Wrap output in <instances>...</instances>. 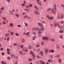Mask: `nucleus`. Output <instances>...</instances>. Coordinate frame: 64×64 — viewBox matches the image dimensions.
<instances>
[{"label":"nucleus","instance_id":"43","mask_svg":"<svg viewBox=\"0 0 64 64\" xmlns=\"http://www.w3.org/2000/svg\"><path fill=\"white\" fill-rule=\"evenodd\" d=\"M29 7H32V4H30L29 5Z\"/></svg>","mask_w":64,"mask_h":64},{"label":"nucleus","instance_id":"5","mask_svg":"<svg viewBox=\"0 0 64 64\" xmlns=\"http://www.w3.org/2000/svg\"><path fill=\"white\" fill-rule=\"evenodd\" d=\"M11 56L12 58H14L15 57V55L13 54L12 53L11 54Z\"/></svg>","mask_w":64,"mask_h":64},{"label":"nucleus","instance_id":"4","mask_svg":"<svg viewBox=\"0 0 64 64\" xmlns=\"http://www.w3.org/2000/svg\"><path fill=\"white\" fill-rule=\"evenodd\" d=\"M38 24L39 25L40 27H43V24H42V23H41L40 22H38Z\"/></svg>","mask_w":64,"mask_h":64},{"label":"nucleus","instance_id":"42","mask_svg":"<svg viewBox=\"0 0 64 64\" xmlns=\"http://www.w3.org/2000/svg\"><path fill=\"white\" fill-rule=\"evenodd\" d=\"M64 18V15L63 14H62V16H61V18L62 19H63Z\"/></svg>","mask_w":64,"mask_h":64},{"label":"nucleus","instance_id":"15","mask_svg":"<svg viewBox=\"0 0 64 64\" xmlns=\"http://www.w3.org/2000/svg\"><path fill=\"white\" fill-rule=\"evenodd\" d=\"M58 27L60 29H62L63 28V27L60 26V24L58 25Z\"/></svg>","mask_w":64,"mask_h":64},{"label":"nucleus","instance_id":"8","mask_svg":"<svg viewBox=\"0 0 64 64\" xmlns=\"http://www.w3.org/2000/svg\"><path fill=\"white\" fill-rule=\"evenodd\" d=\"M52 13H54L55 12V8H53L52 10Z\"/></svg>","mask_w":64,"mask_h":64},{"label":"nucleus","instance_id":"39","mask_svg":"<svg viewBox=\"0 0 64 64\" xmlns=\"http://www.w3.org/2000/svg\"><path fill=\"white\" fill-rule=\"evenodd\" d=\"M58 60L60 63H61V60L60 58L58 59Z\"/></svg>","mask_w":64,"mask_h":64},{"label":"nucleus","instance_id":"32","mask_svg":"<svg viewBox=\"0 0 64 64\" xmlns=\"http://www.w3.org/2000/svg\"><path fill=\"white\" fill-rule=\"evenodd\" d=\"M46 17H47V18H48V19H49V18H50V16H49L48 15H47L46 16Z\"/></svg>","mask_w":64,"mask_h":64},{"label":"nucleus","instance_id":"58","mask_svg":"<svg viewBox=\"0 0 64 64\" xmlns=\"http://www.w3.org/2000/svg\"><path fill=\"white\" fill-rule=\"evenodd\" d=\"M23 34L24 35H26V32H24L23 33Z\"/></svg>","mask_w":64,"mask_h":64},{"label":"nucleus","instance_id":"60","mask_svg":"<svg viewBox=\"0 0 64 64\" xmlns=\"http://www.w3.org/2000/svg\"><path fill=\"white\" fill-rule=\"evenodd\" d=\"M32 34L34 35H36V32H32Z\"/></svg>","mask_w":64,"mask_h":64},{"label":"nucleus","instance_id":"61","mask_svg":"<svg viewBox=\"0 0 64 64\" xmlns=\"http://www.w3.org/2000/svg\"><path fill=\"white\" fill-rule=\"evenodd\" d=\"M0 50H1V51H3V50H4V49L3 48H1L0 49Z\"/></svg>","mask_w":64,"mask_h":64},{"label":"nucleus","instance_id":"51","mask_svg":"<svg viewBox=\"0 0 64 64\" xmlns=\"http://www.w3.org/2000/svg\"><path fill=\"white\" fill-rule=\"evenodd\" d=\"M15 35L16 36H19V34L17 33H16Z\"/></svg>","mask_w":64,"mask_h":64},{"label":"nucleus","instance_id":"18","mask_svg":"<svg viewBox=\"0 0 64 64\" xmlns=\"http://www.w3.org/2000/svg\"><path fill=\"white\" fill-rule=\"evenodd\" d=\"M1 63L2 64H6V63L4 61H2Z\"/></svg>","mask_w":64,"mask_h":64},{"label":"nucleus","instance_id":"25","mask_svg":"<svg viewBox=\"0 0 64 64\" xmlns=\"http://www.w3.org/2000/svg\"><path fill=\"white\" fill-rule=\"evenodd\" d=\"M3 20H4V21H6V18L5 17H3Z\"/></svg>","mask_w":64,"mask_h":64},{"label":"nucleus","instance_id":"27","mask_svg":"<svg viewBox=\"0 0 64 64\" xmlns=\"http://www.w3.org/2000/svg\"><path fill=\"white\" fill-rule=\"evenodd\" d=\"M28 48H29V49H31L32 48V46H29Z\"/></svg>","mask_w":64,"mask_h":64},{"label":"nucleus","instance_id":"19","mask_svg":"<svg viewBox=\"0 0 64 64\" xmlns=\"http://www.w3.org/2000/svg\"><path fill=\"white\" fill-rule=\"evenodd\" d=\"M26 8H27V9H29V8H30V6H29L28 5H26Z\"/></svg>","mask_w":64,"mask_h":64},{"label":"nucleus","instance_id":"50","mask_svg":"<svg viewBox=\"0 0 64 64\" xmlns=\"http://www.w3.org/2000/svg\"><path fill=\"white\" fill-rule=\"evenodd\" d=\"M10 34L12 35H14V33L12 32H11Z\"/></svg>","mask_w":64,"mask_h":64},{"label":"nucleus","instance_id":"38","mask_svg":"<svg viewBox=\"0 0 64 64\" xmlns=\"http://www.w3.org/2000/svg\"><path fill=\"white\" fill-rule=\"evenodd\" d=\"M36 46L37 47H40V45L38 44H37L36 45Z\"/></svg>","mask_w":64,"mask_h":64},{"label":"nucleus","instance_id":"41","mask_svg":"<svg viewBox=\"0 0 64 64\" xmlns=\"http://www.w3.org/2000/svg\"><path fill=\"white\" fill-rule=\"evenodd\" d=\"M2 23L3 24H4H4H6V23L5 22H3Z\"/></svg>","mask_w":64,"mask_h":64},{"label":"nucleus","instance_id":"34","mask_svg":"<svg viewBox=\"0 0 64 64\" xmlns=\"http://www.w3.org/2000/svg\"><path fill=\"white\" fill-rule=\"evenodd\" d=\"M51 10V9L50 8H49L48 9V10H47V11H48H48H50Z\"/></svg>","mask_w":64,"mask_h":64},{"label":"nucleus","instance_id":"46","mask_svg":"<svg viewBox=\"0 0 64 64\" xmlns=\"http://www.w3.org/2000/svg\"><path fill=\"white\" fill-rule=\"evenodd\" d=\"M24 10L26 11H27V12H29V10H28V9H27L26 8V9H24Z\"/></svg>","mask_w":64,"mask_h":64},{"label":"nucleus","instance_id":"2","mask_svg":"<svg viewBox=\"0 0 64 64\" xmlns=\"http://www.w3.org/2000/svg\"><path fill=\"white\" fill-rule=\"evenodd\" d=\"M34 13L36 15H38L39 14V13L38 12V11L36 10H34Z\"/></svg>","mask_w":64,"mask_h":64},{"label":"nucleus","instance_id":"35","mask_svg":"<svg viewBox=\"0 0 64 64\" xmlns=\"http://www.w3.org/2000/svg\"><path fill=\"white\" fill-rule=\"evenodd\" d=\"M2 12H3V10H0V14H2Z\"/></svg>","mask_w":64,"mask_h":64},{"label":"nucleus","instance_id":"11","mask_svg":"<svg viewBox=\"0 0 64 64\" xmlns=\"http://www.w3.org/2000/svg\"><path fill=\"white\" fill-rule=\"evenodd\" d=\"M25 52H26L28 51V48H25Z\"/></svg>","mask_w":64,"mask_h":64},{"label":"nucleus","instance_id":"20","mask_svg":"<svg viewBox=\"0 0 64 64\" xmlns=\"http://www.w3.org/2000/svg\"><path fill=\"white\" fill-rule=\"evenodd\" d=\"M10 15H13V12L11 10L10 11Z\"/></svg>","mask_w":64,"mask_h":64},{"label":"nucleus","instance_id":"22","mask_svg":"<svg viewBox=\"0 0 64 64\" xmlns=\"http://www.w3.org/2000/svg\"><path fill=\"white\" fill-rule=\"evenodd\" d=\"M53 19V16H51L50 17L49 20H52Z\"/></svg>","mask_w":64,"mask_h":64},{"label":"nucleus","instance_id":"48","mask_svg":"<svg viewBox=\"0 0 64 64\" xmlns=\"http://www.w3.org/2000/svg\"><path fill=\"white\" fill-rule=\"evenodd\" d=\"M44 42L43 41L41 43V44L42 46H43V45H44Z\"/></svg>","mask_w":64,"mask_h":64},{"label":"nucleus","instance_id":"13","mask_svg":"<svg viewBox=\"0 0 64 64\" xmlns=\"http://www.w3.org/2000/svg\"><path fill=\"white\" fill-rule=\"evenodd\" d=\"M63 32H64V31H63V30H60L59 31V32L60 33H63Z\"/></svg>","mask_w":64,"mask_h":64},{"label":"nucleus","instance_id":"14","mask_svg":"<svg viewBox=\"0 0 64 64\" xmlns=\"http://www.w3.org/2000/svg\"><path fill=\"white\" fill-rule=\"evenodd\" d=\"M10 27H13V24L12 23H11L10 24Z\"/></svg>","mask_w":64,"mask_h":64},{"label":"nucleus","instance_id":"45","mask_svg":"<svg viewBox=\"0 0 64 64\" xmlns=\"http://www.w3.org/2000/svg\"><path fill=\"white\" fill-rule=\"evenodd\" d=\"M38 5H39V6H41V3L40 2H38Z\"/></svg>","mask_w":64,"mask_h":64},{"label":"nucleus","instance_id":"62","mask_svg":"<svg viewBox=\"0 0 64 64\" xmlns=\"http://www.w3.org/2000/svg\"><path fill=\"white\" fill-rule=\"evenodd\" d=\"M20 47L21 48H23V45H21L20 46Z\"/></svg>","mask_w":64,"mask_h":64},{"label":"nucleus","instance_id":"59","mask_svg":"<svg viewBox=\"0 0 64 64\" xmlns=\"http://www.w3.org/2000/svg\"><path fill=\"white\" fill-rule=\"evenodd\" d=\"M10 0H7V2H8V3H10Z\"/></svg>","mask_w":64,"mask_h":64},{"label":"nucleus","instance_id":"30","mask_svg":"<svg viewBox=\"0 0 64 64\" xmlns=\"http://www.w3.org/2000/svg\"><path fill=\"white\" fill-rule=\"evenodd\" d=\"M60 37L61 38V39H63V36L62 35H60Z\"/></svg>","mask_w":64,"mask_h":64},{"label":"nucleus","instance_id":"55","mask_svg":"<svg viewBox=\"0 0 64 64\" xmlns=\"http://www.w3.org/2000/svg\"><path fill=\"white\" fill-rule=\"evenodd\" d=\"M13 45H14V46H17V43H14L13 44Z\"/></svg>","mask_w":64,"mask_h":64},{"label":"nucleus","instance_id":"56","mask_svg":"<svg viewBox=\"0 0 64 64\" xmlns=\"http://www.w3.org/2000/svg\"><path fill=\"white\" fill-rule=\"evenodd\" d=\"M4 7H3L2 8H0V10H4Z\"/></svg>","mask_w":64,"mask_h":64},{"label":"nucleus","instance_id":"49","mask_svg":"<svg viewBox=\"0 0 64 64\" xmlns=\"http://www.w3.org/2000/svg\"><path fill=\"white\" fill-rule=\"evenodd\" d=\"M7 41L8 42L9 40V37H8L7 38Z\"/></svg>","mask_w":64,"mask_h":64},{"label":"nucleus","instance_id":"63","mask_svg":"<svg viewBox=\"0 0 64 64\" xmlns=\"http://www.w3.org/2000/svg\"><path fill=\"white\" fill-rule=\"evenodd\" d=\"M38 33L39 34H41V33H42V32H41L40 31H38Z\"/></svg>","mask_w":64,"mask_h":64},{"label":"nucleus","instance_id":"21","mask_svg":"<svg viewBox=\"0 0 64 64\" xmlns=\"http://www.w3.org/2000/svg\"><path fill=\"white\" fill-rule=\"evenodd\" d=\"M48 62H49V63H50V62L52 63V60H48Z\"/></svg>","mask_w":64,"mask_h":64},{"label":"nucleus","instance_id":"16","mask_svg":"<svg viewBox=\"0 0 64 64\" xmlns=\"http://www.w3.org/2000/svg\"><path fill=\"white\" fill-rule=\"evenodd\" d=\"M32 30H34V31H36L37 30V29L35 28H32Z\"/></svg>","mask_w":64,"mask_h":64},{"label":"nucleus","instance_id":"9","mask_svg":"<svg viewBox=\"0 0 64 64\" xmlns=\"http://www.w3.org/2000/svg\"><path fill=\"white\" fill-rule=\"evenodd\" d=\"M33 40H35L36 39V37L35 36H33L32 37Z\"/></svg>","mask_w":64,"mask_h":64},{"label":"nucleus","instance_id":"28","mask_svg":"<svg viewBox=\"0 0 64 64\" xmlns=\"http://www.w3.org/2000/svg\"><path fill=\"white\" fill-rule=\"evenodd\" d=\"M7 58L8 59V60H10L11 59V58H10V57H7Z\"/></svg>","mask_w":64,"mask_h":64},{"label":"nucleus","instance_id":"10","mask_svg":"<svg viewBox=\"0 0 64 64\" xmlns=\"http://www.w3.org/2000/svg\"><path fill=\"white\" fill-rule=\"evenodd\" d=\"M20 45L19 44H17V49H19L20 48Z\"/></svg>","mask_w":64,"mask_h":64},{"label":"nucleus","instance_id":"36","mask_svg":"<svg viewBox=\"0 0 64 64\" xmlns=\"http://www.w3.org/2000/svg\"><path fill=\"white\" fill-rule=\"evenodd\" d=\"M24 24L25 26H28V24L26 22H24Z\"/></svg>","mask_w":64,"mask_h":64},{"label":"nucleus","instance_id":"54","mask_svg":"<svg viewBox=\"0 0 64 64\" xmlns=\"http://www.w3.org/2000/svg\"><path fill=\"white\" fill-rule=\"evenodd\" d=\"M54 50H51V52L52 53H54Z\"/></svg>","mask_w":64,"mask_h":64},{"label":"nucleus","instance_id":"24","mask_svg":"<svg viewBox=\"0 0 64 64\" xmlns=\"http://www.w3.org/2000/svg\"><path fill=\"white\" fill-rule=\"evenodd\" d=\"M44 62L43 60H40V64H42Z\"/></svg>","mask_w":64,"mask_h":64},{"label":"nucleus","instance_id":"57","mask_svg":"<svg viewBox=\"0 0 64 64\" xmlns=\"http://www.w3.org/2000/svg\"><path fill=\"white\" fill-rule=\"evenodd\" d=\"M56 4H55L54 6V7L55 8V9H56Z\"/></svg>","mask_w":64,"mask_h":64},{"label":"nucleus","instance_id":"23","mask_svg":"<svg viewBox=\"0 0 64 64\" xmlns=\"http://www.w3.org/2000/svg\"><path fill=\"white\" fill-rule=\"evenodd\" d=\"M40 48H38L37 50V51L38 52H40Z\"/></svg>","mask_w":64,"mask_h":64},{"label":"nucleus","instance_id":"7","mask_svg":"<svg viewBox=\"0 0 64 64\" xmlns=\"http://www.w3.org/2000/svg\"><path fill=\"white\" fill-rule=\"evenodd\" d=\"M48 52H49V50H48V49H46L45 50V52L46 54H47Z\"/></svg>","mask_w":64,"mask_h":64},{"label":"nucleus","instance_id":"47","mask_svg":"<svg viewBox=\"0 0 64 64\" xmlns=\"http://www.w3.org/2000/svg\"><path fill=\"white\" fill-rule=\"evenodd\" d=\"M51 40L52 41H55V39L53 38L51 39Z\"/></svg>","mask_w":64,"mask_h":64},{"label":"nucleus","instance_id":"52","mask_svg":"<svg viewBox=\"0 0 64 64\" xmlns=\"http://www.w3.org/2000/svg\"><path fill=\"white\" fill-rule=\"evenodd\" d=\"M28 60L30 61H32V59L31 58H29Z\"/></svg>","mask_w":64,"mask_h":64},{"label":"nucleus","instance_id":"64","mask_svg":"<svg viewBox=\"0 0 64 64\" xmlns=\"http://www.w3.org/2000/svg\"><path fill=\"white\" fill-rule=\"evenodd\" d=\"M21 5L22 6H25V4H22Z\"/></svg>","mask_w":64,"mask_h":64},{"label":"nucleus","instance_id":"26","mask_svg":"<svg viewBox=\"0 0 64 64\" xmlns=\"http://www.w3.org/2000/svg\"><path fill=\"white\" fill-rule=\"evenodd\" d=\"M28 17V16L27 15H25V16L24 17V19H25V18H27Z\"/></svg>","mask_w":64,"mask_h":64},{"label":"nucleus","instance_id":"17","mask_svg":"<svg viewBox=\"0 0 64 64\" xmlns=\"http://www.w3.org/2000/svg\"><path fill=\"white\" fill-rule=\"evenodd\" d=\"M22 43H24V42H25V40L24 39H22Z\"/></svg>","mask_w":64,"mask_h":64},{"label":"nucleus","instance_id":"44","mask_svg":"<svg viewBox=\"0 0 64 64\" xmlns=\"http://www.w3.org/2000/svg\"><path fill=\"white\" fill-rule=\"evenodd\" d=\"M7 53H8V54L9 55H10L11 54V52H7Z\"/></svg>","mask_w":64,"mask_h":64},{"label":"nucleus","instance_id":"40","mask_svg":"<svg viewBox=\"0 0 64 64\" xmlns=\"http://www.w3.org/2000/svg\"><path fill=\"white\" fill-rule=\"evenodd\" d=\"M20 54L21 55H22V52L21 51H20Z\"/></svg>","mask_w":64,"mask_h":64},{"label":"nucleus","instance_id":"53","mask_svg":"<svg viewBox=\"0 0 64 64\" xmlns=\"http://www.w3.org/2000/svg\"><path fill=\"white\" fill-rule=\"evenodd\" d=\"M11 30H9L8 31V33H9V34H10L11 33Z\"/></svg>","mask_w":64,"mask_h":64},{"label":"nucleus","instance_id":"12","mask_svg":"<svg viewBox=\"0 0 64 64\" xmlns=\"http://www.w3.org/2000/svg\"><path fill=\"white\" fill-rule=\"evenodd\" d=\"M58 25H59V24H54V26L55 27H57V26H58Z\"/></svg>","mask_w":64,"mask_h":64},{"label":"nucleus","instance_id":"29","mask_svg":"<svg viewBox=\"0 0 64 64\" xmlns=\"http://www.w3.org/2000/svg\"><path fill=\"white\" fill-rule=\"evenodd\" d=\"M5 36L6 37H8V36H10V35H9V34H5Z\"/></svg>","mask_w":64,"mask_h":64},{"label":"nucleus","instance_id":"31","mask_svg":"<svg viewBox=\"0 0 64 64\" xmlns=\"http://www.w3.org/2000/svg\"><path fill=\"white\" fill-rule=\"evenodd\" d=\"M16 16L17 17H19V15L18 14H15Z\"/></svg>","mask_w":64,"mask_h":64},{"label":"nucleus","instance_id":"1","mask_svg":"<svg viewBox=\"0 0 64 64\" xmlns=\"http://www.w3.org/2000/svg\"><path fill=\"white\" fill-rule=\"evenodd\" d=\"M42 40H47V41H48V40H49L48 38L46 37H43L42 38Z\"/></svg>","mask_w":64,"mask_h":64},{"label":"nucleus","instance_id":"6","mask_svg":"<svg viewBox=\"0 0 64 64\" xmlns=\"http://www.w3.org/2000/svg\"><path fill=\"white\" fill-rule=\"evenodd\" d=\"M40 31H44V27H43V26H42V27H41L40 28Z\"/></svg>","mask_w":64,"mask_h":64},{"label":"nucleus","instance_id":"37","mask_svg":"<svg viewBox=\"0 0 64 64\" xmlns=\"http://www.w3.org/2000/svg\"><path fill=\"white\" fill-rule=\"evenodd\" d=\"M35 7L36 9V10H39L38 8L36 6H35Z\"/></svg>","mask_w":64,"mask_h":64},{"label":"nucleus","instance_id":"3","mask_svg":"<svg viewBox=\"0 0 64 64\" xmlns=\"http://www.w3.org/2000/svg\"><path fill=\"white\" fill-rule=\"evenodd\" d=\"M30 54L31 55H32L33 57H35V55H34V54H33V52L32 51H30Z\"/></svg>","mask_w":64,"mask_h":64},{"label":"nucleus","instance_id":"33","mask_svg":"<svg viewBox=\"0 0 64 64\" xmlns=\"http://www.w3.org/2000/svg\"><path fill=\"white\" fill-rule=\"evenodd\" d=\"M61 16L60 15H58L57 16V18H59V19H60V16Z\"/></svg>","mask_w":64,"mask_h":64}]
</instances>
